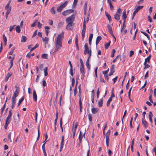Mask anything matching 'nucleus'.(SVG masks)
I'll list each match as a JSON object with an SVG mask.
<instances>
[{
    "instance_id": "nucleus-45",
    "label": "nucleus",
    "mask_w": 156,
    "mask_h": 156,
    "mask_svg": "<svg viewBox=\"0 0 156 156\" xmlns=\"http://www.w3.org/2000/svg\"><path fill=\"white\" fill-rule=\"evenodd\" d=\"M64 136H63L62 137L61 141V145H64Z\"/></svg>"
},
{
    "instance_id": "nucleus-21",
    "label": "nucleus",
    "mask_w": 156,
    "mask_h": 156,
    "mask_svg": "<svg viewBox=\"0 0 156 156\" xmlns=\"http://www.w3.org/2000/svg\"><path fill=\"white\" fill-rule=\"evenodd\" d=\"M142 124L144 125L145 127L146 128H147L148 127L147 122L146 121H144L143 118L142 119Z\"/></svg>"
},
{
    "instance_id": "nucleus-38",
    "label": "nucleus",
    "mask_w": 156,
    "mask_h": 156,
    "mask_svg": "<svg viewBox=\"0 0 156 156\" xmlns=\"http://www.w3.org/2000/svg\"><path fill=\"white\" fill-rule=\"evenodd\" d=\"M50 12L52 14H55V11L54 7H53L50 10Z\"/></svg>"
},
{
    "instance_id": "nucleus-26",
    "label": "nucleus",
    "mask_w": 156,
    "mask_h": 156,
    "mask_svg": "<svg viewBox=\"0 0 156 156\" xmlns=\"http://www.w3.org/2000/svg\"><path fill=\"white\" fill-rule=\"evenodd\" d=\"M86 29H83L82 31V38L83 39L84 37L85 34L86 32Z\"/></svg>"
},
{
    "instance_id": "nucleus-64",
    "label": "nucleus",
    "mask_w": 156,
    "mask_h": 156,
    "mask_svg": "<svg viewBox=\"0 0 156 156\" xmlns=\"http://www.w3.org/2000/svg\"><path fill=\"white\" fill-rule=\"evenodd\" d=\"M3 38L4 41V42H5L6 41H7V38L5 36V34H3Z\"/></svg>"
},
{
    "instance_id": "nucleus-2",
    "label": "nucleus",
    "mask_w": 156,
    "mask_h": 156,
    "mask_svg": "<svg viewBox=\"0 0 156 156\" xmlns=\"http://www.w3.org/2000/svg\"><path fill=\"white\" fill-rule=\"evenodd\" d=\"M68 3V2L66 1L63 3H62L60 6L58 7L57 9V11L58 12H61L63 9L66 6Z\"/></svg>"
},
{
    "instance_id": "nucleus-35",
    "label": "nucleus",
    "mask_w": 156,
    "mask_h": 156,
    "mask_svg": "<svg viewBox=\"0 0 156 156\" xmlns=\"http://www.w3.org/2000/svg\"><path fill=\"white\" fill-rule=\"evenodd\" d=\"M79 106H80V112H82V101H79Z\"/></svg>"
},
{
    "instance_id": "nucleus-6",
    "label": "nucleus",
    "mask_w": 156,
    "mask_h": 156,
    "mask_svg": "<svg viewBox=\"0 0 156 156\" xmlns=\"http://www.w3.org/2000/svg\"><path fill=\"white\" fill-rule=\"evenodd\" d=\"M73 12L74 10L72 9H68L63 12L62 14L63 16H66L68 15Z\"/></svg>"
},
{
    "instance_id": "nucleus-39",
    "label": "nucleus",
    "mask_w": 156,
    "mask_h": 156,
    "mask_svg": "<svg viewBox=\"0 0 156 156\" xmlns=\"http://www.w3.org/2000/svg\"><path fill=\"white\" fill-rule=\"evenodd\" d=\"M12 133L11 132H10L9 133L8 136V138L9 139L10 142H12V140H11V135Z\"/></svg>"
},
{
    "instance_id": "nucleus-58",
    "label": "nucleus",
    "mask_w": 156,
    "mask_h": 156,
    "mask_svg": "<svg viewBox=\"0 0 156 156\" xmlns=\"http://www.w3.org/2000/svg\"><path fill=\"white\" fill-rule=\"evenodd\" d=\"M138 31V29H136V30L135 31V32L133 38V40H134L135 39L136 35V34Z\"/></svg>"
},
{
    "instance_id": "nucleus-34",
    "label": "nucleus",
    "mask_w": 156,
    "mask_h": 156,
    "mask_svg": "<svg viewBox=\"0 0 156 156\" xmlns=\"http://www.w3.org/2000/svg\"><path fill=\"white\" fill-rule=\"evenodd\" d=\"M41 57L43 59H47L48 58V55L47 54H43L41 55Z\"/></svg>"
},
{
    "instance_id": "nucleus-19",
    "label": "nucleus",
    "mask_w": 156,
    "mask_h": 156,
    "mask_svg": "<svg viewBox=\"0 0 156 156\" xmlns=\"http://www.w3.org/2000/svg\"><path fill=\"white\" fill-rule=\"evenodd\" d=\"M120 16L121 15L116 13L114 15V18L117 20H120Z\"/></svg>"
},
{
    "instance_id": "nucleus-62",
    "label": "nucleus",
    "mask_w": 156,
    "mask_h": 156,
    "mask_svg": "<svg viewBox=\"0 0 156 156\" xmlns=\"http://www.w3.org/2000/svg\"><path fill=\"white\" fill-rule=\"evenodd\" d=\"M12 113V110H9V115L8 116H9L10 117H11Z\"/></svg>"
},
{
    "instance_id": "nucleus-40",
    "label": "nucleus",
    "mask_w": 156,
    "mask_h": 156,
    "mask_svg": "<svg viewBox=\"0 0 156 156\" xmlns=\"http://www.w3.org/2000/svg\"><path fill=\"white\" fill-rule=\"evenodd\" d=\"M27 40L26 37L24 36H22V40L21 41V42H26Z\"/></svg>"
},
{
    "instance_id": "nucleus-28",
    "label": "nucleus",
    "mask_w": 156,
    "mask_h": 156,
    "mask_svg": "<svg viewBox=\"0 0 156 156\" xmlns=\"http://www.w3.org/2000/svg\"><path fill=\"white\" fill-rule=\"evenodd\" d=\"M49 38H48L45 37L44 38L43 37L42 38V40L43 42H45V44H47Z\"/></svg>"
},
{
    "instance_id": "nucleus-50",
    "label": "nucleus",
    "mask_w": 156,
    "mask_h": 156,
    "mask_svg": "<svg viewBox=\"0 0 156 156\" xmlns=\"http://www.w3.org/2000/svg\"><path fill=\"white\" fill-rule=\"evenodd\" d=\"M16 98L12 97V103L14 104H15L16 101Z\"/></svg>"
},
{
    "instance_id": "nucleus-42",
    "label": "nucleus",
    "mask_w": 156,
    "mask_h": 156,
    "mask_svg": "<svg viewBox=\"0 0 156 156\" xmlns=\"http://www.w3.org/2000/svg\"><path fill=\"white\" fill-rule=\"evenodd\" d=\"M112 99L111 98H109L107 102V106H108L110 105V103L112 101Z\"/></svg>"
},
{
    "instance_id": "nucleus-54",
    "label": "nucleus",
    "mask_w": 156,
    "mask_h": 156,
    "mask_svg": "<svg viewBox=\"0 0 156 156\" xmlns=\"http://www.w3.org/2000/svg\"><path fill=\"white\" fill-rule=\"evenodd\" d=\"M86 20L85 19H84L83 22V29H86Z\"/></svg>"
},
{
    "instance_id": "nucleus-20",
    "label": "nucleus",
    "mask_w": 156,
    "mask_h": 156,
    "mask_svg": "<svg viewBox=\"0 0 156 156\" xmlns=\"http://www.w3.org/2000/svg\"><path fill=\"white\" fill-rule=\"evenodd\" d=\"M101 39V37L100 36H98L97 37L96 41V45L98 44Z\"/></svg>"
},
{
    "instance_id": "nucleus-22",
    "label": "nucleus",
    "mask_w": 156,
    "mask_h": 156,
    "mask_svg": "<svg viewBox=\"0 0 156 156\" xmlns=\"http://www.w3.org/2000/svg\"><path fill=\"white\" fill-rule=\"evenodd\" d=\"M74 122L73 123V127L72 128V130L74 131H76V129L77 128V126H78V122H76V123L74 127Z\"/></svg>"
},
{
    "instance_id": "nucleus-8",
    "label": "nucleus",
    "mask_w": 156,
    "mask_h": 156,
    "mask_svg": "<svg viewBox=\"0 0 156 156\" xmlns=\"http://www.w3.org/2000/svg\"><path fill=\"white\" fill-rule=\"evenodd\" d=\"M84 53L86 55L87 54L88 55V58L90 59V57L91 56V49H85L84 50Z\"/></svg>"
},
{
    "instance_id": "nucleus-46",
    "label": "nucleus",
    "mask_w": 156,
    "mask_h": 156,
    "mask_svg": "<svg viewBox=\"0 0 156 156\" xmlns=\"http://www.w3.org/2000/svg\"><path fill=\"white\" fill-rule=\"evenodd\" d=\"M42 149L44 153H46V151H45V144H43L42 146Z\"/></svg>"
},
{
    "instance_id": "nucleus-33",
    "label": "nucleus",
    "mask_w": 156,
    "mask_h": 156,
    "mask_svg": "<svg viewBox=\"0 0 156 156\" xmlns=\"http://www.w3.org/2000/svg\"><path fill=\"white\" fill-rule=\"evenodd\" d=\"M19 93V91H18L16 89L14 92L12 97L16 98L17 96H18Z\"/></svg>"
},
{
    "instance_id": "nucleus-55",
    "label": "nucleus",
    "mask_w": 156,
    "mask_h": 156,
    "mask_svg": "<svg viewBox=\"0 0 156 156\" xmlns=\"http://www.w3.org/2000/svg\"><path fill=\"white\" fill-rule=\"evenodd\" d=\"M7 12H6V14L7 15H9L10 12L11 11V7H10L8 9H7Z\"/></svg>"
},
{
    "instance_id": "nucleus-24",
    "label": "nucleus",
    "mask_w": 156,
    "mask_h": 156,
    "mask_svg": "<svg viewBox=\"0 0 156 156\" xmlns=\"http://www.w3.org/2000/svg\"><path fill=\"white\" fill-rule=\"evenodd\" d=\"M89 58H87L86 61V66L89 70H90V65L89 63Z\"/></svg>"
},
{
    "instance_id": "nucleus-10",
    "label": "nucleus",
    "mask_w": 156,
    "mask_h": 156,
    "mask_svg": "<svg viewBox=\"0 0 156 156\" xmlns=\"http://www.w3.org/2000/svg\"><path fill=\"white\" fill-rule=\"evenodd\" d=\"M143 6H138L137 7V8L135 9V10L133 12V16H135V14L140 9H142L143 7Z\"/></svg>"
},
{
    "instance_id": "nucleus-56",
    "label": "nucleus",
    "mask_w": 156,
    "mask_h": 156,
    "mask_svg": "<svg viewBox=\"0 0 156 156\" xmlns=\"http://www.w3.org/2000/svg\"><path fill=\"white\" fill-rule=\"evenodd\" d=\"M151 58V55H150L147 58H146L145 59H146V61H147V62L148 63H149L150 62V59Z\"/></svg>"
},
{
    "instance_id": "nucleus-41",
    "label": "nucleus",
    "mask_w": 156,
    "mask_h": 156,
    "mask_svg": "<svg viewBox=\"0 0 156 156\" xmlns=\"http://www.w3.org/2000/svg\"><path fill=\"white\" fill-rule=\"evenodd\" d=\"M16 31L18 33L20 32V29L19 26H17L16 28Z\"/></svg>"
},
{
    "instance_id": "nucleus-3",
    "label": "nucleus",
    "mask_w": 156,
    "mask_h": 156,
    "mask_svg": "<svg viewBox=\"0 0 156 156\" xmlns=\"http://www.w3.org/2000/svg\"><path fill=\"white\" fill-rule=\"evenodd\" d=\"M75 20V15L73 14L71 16L69 17L66 19V23H73V22Z\"/></svg>"
},
{
    "instance_id": "nucleus-43",
    "label": "nucleus",
    "mask_w": 156,
    "mask_h": 156,
    "mask_svg": "<svg viewBox=\"0 0 156 156\" xmlns=\"http://www.w3.org/2000/svg\"><path fill=\"white\" fill-rule=\"evenodd\" d=\"M60 126L61 128L62 131V132H63V130L62 127V118H61L60 119Z\"/></svg>"
},
{
    "instance_id": "nucleus-27",
    "label": "nucleus",
    "mask_w": 156,
    "mask_h": 156,
    "mask_svg": "<svg viewBox=\"0 0 156 156\" xmlns=\"http://www.w3.org/2000/svg\"><path fill=\"white\" fill-rule=\"evenodd\" d=\"M12 75V74L8 73L6 75L5 81H7L8 80L9 78Z\"/></svg>"
},
{
    "instance_id": "nucleus-51",
    "label": "nucleus",
    "mask_w": 156,
    "mask_h": 156,
    "mask_svg": "<svg viewBox=\"0 0 156 156\" xmlns=\"http://www.w3.org/2000/svg\"><path fill=\"white\" fill-rule=\"evenodd\" d=\"M126 112H127V110H126L124 112V115H123V117L122 118V123H123V120L124 118L125 117V116L126 115Z\"/></svg>"
},
{
    "instance_id": "nucleus-4",
    "label": "nucleus",
    "mask_w": 156,
    "mask_h": 156,
    "mask_svg": "<svg viewBox=\"0 0 156 156\" xmlns=\"http://www.w3.org/2000/svg\"><path fill=\"white\" fill-rule=\"evenodd\" d=\"M111 131L110 129H109L107 132L105 136L106 139V144L107 147L109 145V137L110 135Z\"/></svg>"
},
{
    "instance_id": "nucleus-59",
    "label": "nucleus",
    "mask_w": 156,
    "mask_h": 156,
    "mask_svg": "<svg viewBox=\"0 0 156 156\" xmlns=\"http://www.w3.org/2000/svg\"><path fill=\"white\" fill-rule=\"evenodd\" d=\"M77 93V89L76 87V85L74 89V95L75 96Z\"/></svg>"
},
{
    "instance_id": "nucleus-53",
    "label": "nucleus",
    "mask_w": 156,
    "mask_h": 156,
    "mask_svg": "<svg viewBox=\"0 0 156 156\" xmlns=\"http://www.w3.org/2000/svg\"><path fill=\"white\" fill-rule=\"evenodd\" d=\"M64 23L62 22H60L58 23V27L59 28H61L63 25Z\"/></svg>"
},
{
    "instance_id": "nucleus-63",
    "label": "nucleus",
    "mask_w": 156,
    "mask_h": 156,
    "mask_svg": "<svg viewBox=\"0 0 156 156\" xmlns=\"http://www.w3.org/2000/svg\"><path fill=\"white\" fill-rule=\"evenodd\" d=\"M109 70V69H108L106 71H103L102 72V73L103 74H104V75H107L106 74L108 73V71Z\"/></svg>"
},
{
    "instance_id": "nucleus-1",
    "label": "nucleus",
    "mask_w": 156,
    "mask_h": 156,
    "mask_svg": "<svg viewBox=\"0 0 156 156\" xmlns=\"http://www.w3.org/2000/svg\"><path fill=\"white\" fill-rule=\"evenodd\" d=\"M64 32L63 31L59 34L56 39L55 40V47L56 49H60L62 48V39L63 37V35Z\"/></svg>"
},
{
    "instance_id": "nucleus-15",
    "label": "nucleus",
    "mask_w": 156,
    "mask_h": 156,
    "mask_svg": "<svg viewBox=\"0 0 156 156\" xmlns=\"http://www.w3.org/2000/svg\"><path fill=\"white\" fill-rule=\"evenodd\" d=\"M94 90H93L91 91V100L92 103H94Z\"/></svg>"
},
{
    "instance_id": "nucleus-32",
    "label": "nucleus",
    "mask_w": 156,
    "mask_h": 156,
    "mask_svg": "<svg viewBox=\"0 0 156 156\" xmlns=\"http://www.w3.org/2000/svg\"><path fill=\"white\" fill-rule=\"evenodd\" d=\"M132 88V86L131 87V88L129 89V92H128V94L129 99L130 100V101L131 102H132V99H131V98H130V93H131V91Z\"/></svg>"
},
{
    "instance_id": "nucleus-60",
    "label": "nucleus",
    "mask_w": 156,
    "mask_h": 156,
    "mask_svg": "<svg viewBox=\"0 0 156 156\" xmlns=\"http://www.w3.org/2000/svg\"><path fill=\"white\" fill-rule=\"evenodd\" d=\"M37 23V27L40 29L42 27V24L41 23L39 22H38Z\"/></svg>"
},
{
    "instance_id": "nucleus-29",
    "label": "nucleus",
    "mask_w": 156,
    "mask_h": 156,
    "mask_svg": "<svg viewBox=\"0 0 156 156\" xmlns=\"http://www.w3.org/2000/svg\"><path fill=\"white\" fill-rule=\"evenodd\" d=\"M48 68L47 67H45L44 69V75L45 76H47L48 74L47 71Z\"/></svg>"
},
{
    "instance_id": "nucleus-25",
    "label": "nucleus",
    "mask_w": 156,
    "mask_h": 156,
    "mask_svg": "<svg viewBox=\"0 0 156 156\" xmlns=\"http://www.w3.org/2000/svg\"><path fill=\"white\" fill-rule=\"evenodd\" d=\"M20 121V118L18 117H14V119L13 121L15 123H18Z\"/></svg>"
},
{
    "instance_id": "nucleus-36",
    "label": "nucleus",
    "mask_w": 156,
    "mask_h": 156,
    "mask_svg": "<svg viewBox=\"0 0 156 156\" xmlns=\"http://www.w3.org/2000/svg\"><path fill=\"white\" fill-rule=\"evenodd\" d=\"M108 2L109 3L110 9L112 10L113 9V6L112 4L111 1L110 0H108Z\"/></svg>"
},
{
    "instance_id": "nucleus-31",
    "label": "nucleus",
    "mask_w": 156,
    "mask_h": 156,
    "mask_svg": "<svg viewBox=\"0 0 156 156\" xmlns=\"http://www.w3.org/2000/svg\"><path fill=\"white\" fill-rule=\"evenodd\" d=\"M24 99V97L23 96L21 98L20 100L18 102L17 107H18L21 103L23 101Z\"/></svg>"
},
{
    "instance_id": "nucleus-16",
    "label": "nucleus",
    "mask_w": 156,
    "mask_h": 156,
    "mask_svg": "<svg viewBox=\"0 0 156 156\" xmlns=\"http://www.w3.org/2000/svg\"><path fill=\"white\" fill-rule=\"evenodd\" d=\"M78 35L77 34L76 35V36L75 40V43L76 48L77 49H78V48H79V47H78Z\"/></svg>"
},
{
    "instance_id": "nucleus-61",
    "label": "nucleus",
    "mask_w": 156,
    "mask_h": 156,
    "mask_svg": "<svg viewBox=\"0 0 156 156\" xmlns=\"http://www.w3.org/2000/svg\"><path fill=\"white\" fill-rule=\"evenodd\" d=\"M14 59V57H13L12 59L10 61V68H12L13 66V61Z\"/></svg>"
},
{
    "instance_id": "nucleus-12",
    "label": "nucleus",
    "mask_w": 156,
    "mask_h": 156,
    "mask_svg": "<svg viewBox=\"0 0 156 156\" xmlns=\"http://www.w3.org/2000/svg\"><path fill=\"white\" fill-rule=\"evenodd\" d=\"M33 97L34 100L35 101H36L37 100V97L36 91L35 90L33 91Z\"/></svg>"
},
{
    "instance_id": "nucleus-37",
    "label": "nucleus",
    "mask_w": 156,
    "mask_h": 156,
    "mask_svg": "<svg viewBox=\"0 0 156 156\" xmlns=\"http://www.w3.org/2000/svg\"><path fill=\"white\" fill-rule=\"evenodd\" d=\"M78 0H74L73 5L72 6V8L73 9L76 5Z\"/></svg>"
},
{
    "instance_id": "nucleus-14",
    "label": "nucleus",
    "mask_w": 156,
    "mask_h": 156,
    "mask_svg": "<svg viewBox=\"0 0 156 156\" xmlns=\"http://www.w3.org/2000/svg\"><path fill=\"white\" fill-rule=\"evenodd\" d=\"M99 110V109L98 108H93L91 109L92 112L93 114H96Z\"/></svg>"
},
{
    "instance_id": "nucleus-44",
    "label": "nucleus",
    "mask_w": 156,
    "mask_h": 156,
    "mask_svg": "<svg viewBox=\"0 0 156 156\" xmlns=\"http://www.w3.org/2000/svg\"><path fill=\"white\" fill-rule=\"evenodd\" d=\"M34 55V53H33L32 54H31L30 52H29L26 55V57H28L29 58H30L31 56H33Z\"/></svg>"
},
{
    "instance_id": "nucleus-5",
    "label": "nucleus",
    "mask_w": 156,
    "mask_h": 156,
    "mask_svg": "<svg viewBox=\"0 0 156 156\" xmlns=\"http://www.w3.org/2000/svg\"><path fill=\"white\" fill-rule=\"evenodd\" d=\"M80 72L81 73H85L83 62L81 58L80 59Z\"/></svg>"
},
{
    "instance_id": "nucleus-30",
    "label": "nucleus",
    "mask_w": 156,
    "mask_h": 156,
    "mask_svg": "<svg viewBox=\"0 0 156 156\" xmlns=\"http://www.w3.org/2000/svg\"><path fill=\"white\" fill-rule=\"evenodd\" d=\"M111 42V41H109L108 43H105V49H108V47H109V46L110 45Z\"/></svg>"
},
{
    "instance_id": "nucleus-48",
    "label": "nucleus",
    "mask_w": 156,
    "mask_h": 156,
    "mask_svg": "<svg viewBox=\"0 0 156 156\" xmlns=\"http://www.w3.org/2000/svg\"><path fill=\"white\" fill-rule=\"evenodd\" d=\"M81 90H79V93H78V96H79V101H81Z\"/></svg>"
},
{
    "instance_id": "nucleus-7",
    "label": "nucleus",
    "mask_w": 156,
    "mask_h": 156,
    "mask_svg": "<svg viewBox=\"0 0 156 156\" xmlns=\"http://www.w3.org/2000/svg\"><path fill=\"white\" fill-rule=\"evenodd\" d=\"M107 27L108 29V31L109 32V33L112 36L114 37L115 39V37L114 36V34H113L112 27L111 25L109 24H108L107 25Z\"/></svg>"
},
{
    "instance_id": "nucleus-52",
    "label": "nucleus",
    "mask_w": 156,
    "mask_h": 156,
    "mask_svg": "<svg viewBox=\"0 0 156 156\" xmlns=\"http://www.w3.org/2000/svg\"><path fill=\"white\" fill-rule=\"evenodd\" d=\"M115 52V49H113L111 55V57H113L114 56V54Z\"/></svg>"
},
{
    "instance_id": "nucleus-13",
    "label": "nucleus",
    "mask_w": 156,
    "mask_h": 156,
    "mask_svg": "<svg viewBox=\"0 0 156 156\" xmlns=\"http://www.w3.org/2000/svg\"><path fill=\"white\" fill-rule=\"evenodd\" d=\"M105 14L109 20V23H110L112 21L111 17L110 15L106 11L105 12Z\"/></svg>"
},
{
    "instance_id": "nucleus-9",
    "label": "nucleus",
    "mask_w": 156,
    "mask_h": 156,
    "mask_svg": "<svg viewBox=\"0 0 156 156\" xmlns=\"http://www.w3.org/2000/svg\"><path fill=\"white\" fill-rule=\"evenodd\" d=\"M67 25L66 27V29L67 30H72L73 29V23H67Z\"/></svg>"
},
{
    "instance_id": "nucleus-47",
    "label": "nucleus",
    "mask_w": 156,
    "mask_h": 156,
    "mask_svg": "<svg viewBox=\"0 0 156 156\" xmlns=\"http://www.w3.org/2000/svg\"><path fill=\"white\" fill-rule=\"evenodd\" d=\"M141 32L146 37H147V38L148 39V40H149L150 39V38L149 37L148 34H147L146 33H145L144 32H143V31H141Z\"/></svg>"
},
{
    "instance_id": "nucleus-23",
    "label": "nucleus",
    "mask_w": 156,
    "mask_h": 156,
    "mask_svg": "<svg viewBox=\"0 0 156 156\" xmlns=\"http://www.w3.org/2000/svg\"><path fill=\"white\" fill-rule=\"evenodd\" d=\"M103 99H101L98 101V106L99 107H101L102 106L103 104Z\"/></svg>"
},
{
    "instance_id": "nucleus-11",
    "label": "nucleus",
    "mask_w": 156,
    "mask_h": 156,
    "mask_svg": "<svg viewBox=\"0 0 156 156\" xmlns=\"http://www.w3.org/2000/svg\"><path fill=\"white\" fill-rule=\"evenodd\" d=\"M115 65L114 64L112 65V69L111 71L109 73V76H111L113 75V73L115 72Z\"/></svg>"
},
{
    "instance_id": "nucleus-17",
    "label": "nucleus",
    "mask_w": 156,
    "mask_h": 156,
    "mask_svg": "<svg viewBox=\"0 0 156 156\" xmlns=\"http://www.w3.org/2000/svg\"><path fill=\"white\" fill-rule=\"evenodd\" d=\"M149 118L150 122L151 123H152L153 122L152 120V117L153 116V114L151 112H150L149 114Z\"/></svg>"
},
{
    "instance_id": "nucleus-18",
    "label": "nucleus",
    "mask_w": 156,
    "mask_h": 156,
    "mask_svg": "<svg viewBox=\"0 0 156 156\" xmlns=\"http://www.w3.org/2000/svg\"><path fill=\"white\" fill-rule=\"evenodd\" d=\"M126 12V9H125L123 11V13H122V18L123 19V20H126V19L127 18Z\"/></svg>"
},
{
    "instance_id": "nucleus-57",
    "label": "nucleus",
    "mask_w": 156,
    "mask_h": 156,
    "mask_svg": "<svg viewBox=\"0 0 156 156\" xmlns=\"http://www.w3.org/2000/svg\"><path fill=\"white\" fill-rule=\"evenodd\" d=\"M121 9L120 8H119L117 10V12L116 13H118V14L121 15Z\"/></svg>"
},
{
    "instance_id": "nucleus-49",
    "label": "nucleus",
    "mask_w": 156,
    "mask_h": 156,
    "mask_svg": "<svg viewBox=\"0 0 156 156\" xmlns=\"http://www.w3.org/2000/svg\"><path fill=\"white\" fill-rule=\"evenodd\" d=\"M88 117L89 121H90V122L92 121V117L91 114H89L88 115Z\"/></svg>"
}]
</instances>
